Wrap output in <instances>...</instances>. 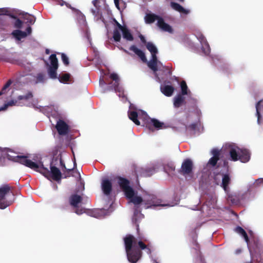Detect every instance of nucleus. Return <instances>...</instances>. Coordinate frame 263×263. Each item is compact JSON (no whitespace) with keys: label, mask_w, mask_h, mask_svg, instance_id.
I'll list each match as a JSON object with an SVG mask.
<instances>
[{"label":"nucleus","mask_w":263,"mask_h":263,"mask_svg":"<svg viewBox=\"0 0 263 263\" xmlns=\"http://www.w3.org/2000/svg\"><path fill=\"white\" fill-rule=\"evenodd\" d=\"M118 183L123 191L126 197L129 199V202L133 203L135 206H137L142 202H144L145 209L153 208L156 206H173V204L162 203V201L158 199L156 196L147 194L143 195V197L139 195L129 185L128 180L122 178H118Z\"/></svg>","instance_id":"1"},{"label":"nucleus","mask_w":263,"mask_h":263,"mask_svg":"<svg viewBox=\"0 0 263 263\" xmlns=\"http://www.w3.org/2000/svg\"><path fill=\"white\" fill-rule=\"evenodd\" d=\"M9 159L40 172L49 180L52 179L59 181L61 179L62 174L61 171L58 168L52 166L51 163L50 164V170L49 171L47 167L44 166L43 162L40 161L33 162L24 156H9Z\"/></svg>","instance_id":"2"},{"label":"nucleus","mask_w":263,"mask_h":263,"mask_svg":"<svg viewBox=\"0 0 263 263\" xmlns=\"http://www.w3.org/2000/svg\"><path fill=\"white\" fill-rule=\"evenodd\" d=\"M214 181L216 184L221 187L226 194L227 199L233 204H237L243 201L250 199L251 194L249 191L240 192L238 195L231 192L230 185L231 182V177L229 174L222 173L217 174L214 177Z\"/></svg>","instance_id":"3"},{"label":"nucleus","mask_w":263,"mask_h":263,"mask_svg":"<svg viewBox=\"0 0 263 263\" xmlns=\"http://www.w3.org/2000/svg\"><path fill=\"white\" fill-rule=\"evenodd\" d=\"M127 258L129 262L136 263L141 257V252L139 250H145L146 253L150 254L151 249L142 241L137 240L132 235H127L124 238Z\"/></svg>","instance_id":"4"},{"label":"nucleus","mask_w":263,"mask_h":263,"mask_svg":"<svg viewBox=\"0 0 263 263\" xmlns=\"http://www.w3.org/2000/svg\"><path fill=\"white\" fill-rule=\"evenodd\" d=\"M223 148L229 153V159L231 161L239 160L242 163H247L250 160V151L246 148H240L235 143H226L223 145Z\"/></svg>","instance_id":"5"},{"label":"nucleus","mask_w":263,"mask_h":263,"mask_svg":"<svg viewBox=\"0 0 263 263\" xmlns=\"http://www.w3.org/2000/svg\"><path fill=\"white\" fill-rule=\"evenodd\" d=\"M146 48L151 52L152 58L151 60L147 62V65L149 68H151L155 73L157 80L159 82H161V80L157 76L156 71L158 70V67H161L162 66V64L157 60L156 56L158 53V49L156 46L152 42H147L146 44Z\"/></svg>","instance_id":"6"},{"label":"nucleus","mask_w":263,"mask_h":263,"mask_svg":"<svg viewBox=\"0 0 263 263\" xmlns=\"http://www.w3.org/2000/svg\"><path fill=\"white\" fill-rule=\"evenodd\" d=\"M144 19L145 23L147 24H151L157 21V25L162 31L169 33L173 32L172 27L166 23L161 17L153 13L146 14Z\"/></svg>","instance_id":"7"},{"label":"nucleus","mask_w":263,"mask_h":263,"mask_svg":"<svg viewBox=\"0 0 263 263\" xmlns=\"http://www.w3.org/2000/svg\"><path fill=\"white\" fill-rule=\"evenodd\" d=\"M14 200V195L9 186L5 185L0 188V209H5L12 204Z\"/></svg>","instance_id":"8"},{"label":"nucleus","mask_w":263,"mask_h":263,"mask_svg":"<svg viewBox=\"0 0 263 263\" xmlns=\"http://www.w3.org/2000/svg\"><path fill=\"white\" fill-rule=\"evenodd\" d=\"M129 118L136 125H140V120L143 121L148 118L147 113L141 109H138L133 104H130L128 112Z\"/></svg>","instance_id":"9"},{"label":"nucleus","mask_w":263,"mask_h":263,"mask_svg":"<svg viewBox=\"0 0 263 263\" xmlns=\"http://www.w3.org/2000/svg\"><path fill=\"white\" fill-rule=\"evenodd\" d=\"M110 78L113 80V82L109 84L108 89L109 90H115L116 92H119L118 96L120 98H122L123 101L127 100L124 95L123 89L122 86H120V79L117 74L112 73L110 74Z\"/></svg>","instance_id":"10"},{"label":"nucleus","mask_w":263,"mask_h":263,"mask_svg":"<svg viewBox=\"0 0 263 263\" xmlns=\"http://www.w3.org/2000/svg\"><path fill=\"white\" fill-rule=\"evenodd\" d=\"M211 154L212 157L209 159L206 166L203 169V173L208 175L211 173V171L214 169L219 159L220 151L217 148H214L211 150Z\"/></svg>","instance_id":"11"},{"label":"nucleus","mask_w":263,"mask_h":263,"mask_svg":"<svg viewBox=\"0 0 263 263\" xmlns=\"http://www.w3.org/2000/svg\"><path fill=\"white\" fill-rule=\"evenodd\" d=\"M217 198L216 195H212L208 197L206 199L205 204L202 207V211L205 213L207 215L212 214V209H215L217 208Z\"/></svg>","instance_id":"12"},{"label":"nucleus","mask_w":263,"mask_h":263,"mask_svg":"<svg viewBox=\"0 0 263 263\" xmlns=\"http://www.w3.org/2000/svg\"><path fill=\"white\" fill-rule=\"evenodd\" d=\"M69 203L70 205L76 208L75 212L78 215H81L85 212L84 208H79V204L82 203V197L77 194L72 195L69 198Z\"/></svg>","instance_id":"13"},{"label":"nucleus","mask_w":263,"mask_h":263,"mask_svg":"<svg viewBox=\"0 0 263 263\" xmlns=\"http://www.w3.org/2000/svg\"><path fill=\"white\" fill-rule=\"evenodd\" d=\"M50 65L48 69V73L50 78H57V70L58 68V61L55 54H52L49 57Z\"/></svg>","instance_id":"14"},{"label":"nucleus","mask_w":263,"mask_h":263,"mask_svg":"<svg viewBox=\"0 0 263 263\" xmlns=\"http://www.w3.org/2000/svg\"><path fill=\"white\" fill-rule=\"evenodd\" d=\"M194 35L200 43L203 53L205 55H208L210 52V48L204 36L199 31H196Z\"/></svg>","instance_id":"15"},{"label":"nucleus","mask_w":263,"mask_h":263,"mask_svg":"<svg viewBox=\"0 0 263 263\" xmlns=\"http://www.w3.org/2000/svg\"><path fill=\"white\" fill-rule=\"evenodd\" d=\"M183 124L186 132L190 134H196L199 132V126L200 125L199 121L192 123L190 122V121L188 120L187 121H184Z\"/></svg>","instance_id":"16"},{"label":"nucleus","mask_w":263,"mask_h":263,"mask_svg":"<svg viewBox=\"0 0 263 263\" xmlns=\"http://www.w3.org/2000/svg\"><path fill=\"white\" fill-rule=\"evenodd\" d=\"M193 166V162L191 159H186L184 160L181 165V173L184 176L190 174L192 171Z\"/></svg>","instance_id":"17"},{"label":"nucleus","mask_w":263,"mask_h":263,"mask_svg":"<svg viewBox=\"0 0 263 263\" xmlns=\"http://www.w3.org/2000/svg\"><path fill=\"white\" fill-rule=\"evenodd\" d=\"M32 29L30 26H28L26 29V32L22 31L20 30H15L12 32V35L18 42L22 39L25 38L27 35L31 34Z\"/></svg>","instance_id":"18"},{"label":"nucleus","mask_w":263,"mask_h":263,"mask_svg":"<svg viewBox=\"0 0 263 263\" xmlns=\"http://www.w3.org/2000/svg\"><path fill=\"white\" fill-rule=\"evenodd\" d=\"M101 189L104 195L108 196L112 191V183L107 178H103L101 181Z\"/></svg>","instance_id":"19"},{"label":"nucleus","mask_w":263,"mask_h":263,"mask_svg":"<svg viewBox=\"0 0 263 263\" xmlns=\"http://www.w3.org/2000/svg\"><path fill=\"white\" fill-rule=\"evenodd\" d=\"M56 128L60 135H65L68 133V126L67 124L62 120L57 122Z\"/></svg>","instance_id":"20"},{"label":"nucleus","mask_w":263,"mask_h":263,"mask_svg":"<svg viewBox=\"0 0 263 263\" xmlns=\"http://www.w3.org/2000/svg\"><path fill=\"white\" fill-rule=\"evenodd\" d=\"M117 26L119 30L122 33L123 37L128 41H132L134 39L133 36L129 30L125 26H122L119 23H117Z\"/></svg>","instance_id":"21"},{"label":"nucleus","mask_w":263,"mask_h":263,"mask_svg":"<svg viewBox=\"0 0 263 263\" xmlns=\"http://www.w3.org/2000/svg\"><path fill=\"white\" fill-rule=\"evenodd\" d=\"M160 90L162 93L167 97L171 96L174 91V88L170 85H161Z\"/></svg>","instance_id":"22"},{"label":"nucleus","mask_w":263,"mask_h":263,"mask_svg":"<svg viewBox=\"0 0 263 263\" xmlns=\"http://www.w3.org/2000/svg\"><path fill=\"white\" fill-rule=\"evenodd\" d=\"M256 116L257 117V123L258 124H261L262 122V117L260 114V111L263 110V100H261L258 102L256 104Z\"/></svg>","instance_id":"23"},{"label":"nucleus","mask_w":263,"mask_h":263,"mask_svg":"<svg viewBox=\"0 0 263 263\" xmlns=\"http://www.w3.org/2000/svg\"><path fill=\"white\" fill-rule=\"evenodd\" d=\"M171 6L173 9L181 13L187 15L190 13V10L189 9L184 8L182 6L178 3L171 2Z\"/></svg>","instance_id":"24"},{"label":"nucleus","mask_w":263,"mask_h":263,"mask_svg":"<svg viewBox=\"0 0 263 263\" xmlns=\"http://www.w3.org/2000/svg\"><path fill=\"white\" fill-rule=\"evenodd\" d=\"M129 49L137 55L143 62H147V59L145 53L141 50L138 48L135 45L131 46Z\"/></svg>","instance_id":"25"},{"label":"nucleus","mask_w":263,"mask_h":263,"mask_svg":"<svg viewBox=\"0 0 263 263\" xmlns=\"http://www.w3.org/2000/svg\"><path fill=\"white\" fill-rule=\"evenodd\" d=\"M144 218V215L141 213L137 209L134 211V215L132 218L133 222L135 223L137 227V229H139V222Z\"/></svg>","instance_id":"26"},{"label":"nucleus","mask_w":263,"mask_h":263,"mask_svg":"<svg viewBox=\"0 0 263 263\" xmlns=\"http://www.w3.org/2000/svg\"><path fill=\"white\" fill-rule=\"evenodd\" d=\"M151 121L154 127L157 129H165L168 127L166 124L160 122L156 119H151Z\"/></svg>","instance_id":"27"},{"label":"nucleus","mask_w":263,"mask_h":263,"mask_svg":"<svg viewBox=\"0 0 263 263\" xmlns=\"http://www.w3.org/2000/svg\"><path fill=\"white\" fill-rule=\"evenodd\" d=\"M185 101V97L181 95H178L174 98V106L176 108L181 106Z\"/></svg>","instance_id":"28"},{"label":"nucleus","mask_w":263,"mask_h":263,"mask_svg":"<svg viewBox=\"0 0 263 263\" xmlns=\"http://www.w3.org/2000/svg\"><path fill=\"white\" fill-rule=\"evenodd\" d=\"M234 231L236 233H238L242 237H243L245 240V241L248 245L249 238L248 235L245 232V231L240 227H237L235 229Z\"/></svg>","instance_id":"29"},{"label":"nucleus","mask_w":263,"mask_h":263,"mask_svg":"<svg viewBox=\"0 0 263 263\" xmlns=\"http://www.w3.org/2000/svg\"><path fill=\"white\" fill-rule=\"evenodd\" d=\"M77 19L79 24L82 27H86L87 23L86 22L85 17L81 12L78 11L77 13Z\"/></svg>","instance_id":"30"},{"label":"nucleus","mask_w":263,"mask_h":263,"mask_svg":"<svg viewBox=\"0 0 263 263\" xmlns=\"http://www.w3.org/2000/svg\"><path fill=\"white\" fill-rule=\"evenodd\" d=\"M110 212H109L108 211L107 212V211H106V210H105L103 209L97 210L94 212L93 216L98 218H100L102 216H104V215L109 214Z\"/></svg>","instance_id":"31"},{"label":"nucleus","mask_w":263,"mask_h":263,"mask_svg":"<svg viewBox=\"0 0 263 263\" xmlns=\"http://www.w3.org/2000/svg\"><path fill=\"white\" fill-rule=\"evenodd\" d=\"M180 87L181 89V95H188L190 91L188 90L187 86L186 85V83L184 81H182L180 83Z\"/></svg>","instance_id":"32"},{"label":"nucleus","mask_w":263,"mask_h":263,"mask_svg":"<svg viewBox=\"0 0 263 263\" xmlns=\"http://www.w3.org/2000/svg\"><path fill=\"white\" fill-rule=\"evenodd\" d=\"M121 30H119V29H116L114 31V34H113V38L114 40L116 42H119L121 39V33H120Z\"/></svg>","instance_id":"33"},{"label":"nucleus","mask_w":263,"mask_h":263,"mask_svg":"<svg viewBox=\"0 0 263 263\" xmlns=\"http://www.w3.org/2000/svg\"><path fill=\"white\" fill-rule=\"evenodd\" d=\"M70 78V74L68 73H65L62 75L61 77L59 78V81L61 83H66L69 81Z\"/></svg>","instance_id":"34"},{"label":"nucleus","mask_w":263,"mask_h":263,"mask_svg":"<svg viewBox=\"0 0 263 263\" xmlns=\"http://www.w3.org/2000/svg\"><path fill=\"white\" fill-rule=\"evenodd\" d=\"M157 168L155 166L153 165L150 167L147 168L146 169V175L148 176H151L153 175L154 173L156 172L157 171L156 170Z\"/></svg>","instance_id":"35"},{"label":"nucleus","mask_w":263,"mask_h":263,"mask_svg":"<svg viewBox=\"0 0 263 263\" xmlns=\"http://www.w3.org/2000/svg\"><path fill=\"white\" fill-rule=\"evenodd\" d=\"M24 18L27 21V23L31 24H34L35 21V18L33 16L30 15H26L24 17Z\"/></svg>","instance_id":"36"},{"label":"nucleus","mask_w":263,"mask_h":263,"mask_svg":"<svg viewBox=\"0 0 263 263\" xmlns=\"http://www.w3.org/2000/svg\"><path fill=\"white\" fill-rule=\"evenodd\" d=\"M32 97V95L31 92H28L25 95L19 96L18 97V99L19 100H27L31 99Z\"/></svg>","instance_id":"37"},{"label":"nucleus","mask_w":263,"mask_h":263,"mask_svg":"<svg viewBox=\"0 0 263 263\" xmlns=\"http://www.w3.org/2000/svg\"><path fill=\"white\" fill-rule=\"evenodd\" d=\"M91 12L92 15L97 18H99L100 17V12L99 9L98 7H95L94 8H92L91 9Z\"/></svg>","instance_id":"38"},{"label":"nucleus","mask_w":263,"mask_h":263,"mask_svg":"<svg viewBox=\"0 0 263 263\" xmlns=\"http://www.w3.org/2000/svg\"><path fill=\"white\" fill-rule=\"evenodd\" d=\"M45 80V76L42 73H39L36 76V83L44 82Z\"/></svg>","instance_id":"39"},{"label":"nucleus","mask_w":263,"mask_h":263,"mask_svg":"<svg viewBox=\"0 0 263 263\" xmlns=\"http://www.w3.org/2000/svg\"><path fill=\"white\" fill-rule=\"evenodd\" d=\"M11 84V81L10 80L8 81L7 83L3 87L2 91H0V95L3 93H5L6 92V89H8Z\"/></svg>","instance_id":"40"},{"label":"nucleus","mask_w":263,"mask_h":263,"mask_svg":"<svg viewBox=\"0 0 263 263\" xmlns=\"http://www.w3.org/2000/svg\"><path fill=\"white\" fill-rule=\"evenodd\" d=\"M61 58H62V60L63 62V63L66 65H67L69 64V59H68V58L67 57V55L64 54V53H62L61 54Z\"/></svg>","instance_id":"41"},{"label":"nucleus","mask_w":263,"mask_h":263,"mask_svg":"<svg viewBox=\"0 0 263 263\" xmlns=\"http://www.w3.org/2000/svg\"><path fill=\"white\" fill-rule=\"evenodd\" d=\"M254 184L256 186L263 185V178H259L258 179H256L255 181Z\"/></svg>","instance_id":"42"},{"label":"nucleus","mask_w":263,"mask_h":263,"mask_svg":"<svg viewBox=\"0 0 263 263\" xmlns=\"http://www.w3.org/2000/svg\"><path fill=\"white\" fill-rule=\"evenodd\" d=\"M23 22L19 19H17L14 23V26L17 28H21Z\"/></svg>","instance_id":"43"},{"label":"nucleus","mask_w":263,"mask_h":263,"mask_svg":"<svg viewBox=\"0 0 263 263\" xmlns=\"http://www.w3.org/2000/svg\"><path fill=\"white\" fill-rule=\"evenodd\" d=\"M9 12L8 9L7 8H0V15H6Z\"/></svg>","instance_id":"44"},{"label":"nucleus","mask_w":263,"mask_h":263,"mask_svg":"<svg viewBox=\"0 0 263 263\" xmlns=\"http://www.w3.org/2000/svg\"><path fill=\"white\" fill-rule=\"evenodd\" d=\"M6 103L8 107L12 106H14V105H17V101H16V100H11V101L7 102Z\"/></svg>","instance_id":"45"},{"label":"nucleus","mask_w":263,"mask_h":263,"mask_svg":"<svg viewBox=\"0 0 263 263\" xmlns=\"http://www.w3.org/2000/svg\"><path fill=\"white\" fill-rule=\"evenodd\" d=\"M139 38L140 39V40L143 43V44H145V45H146V43L147 42H146V40L144 37V36L143 35H142V34H140L139 35Z\"/></svg>","instance_id":"46"},{"label":"nucleus","mask_w":263,"mask_h":263,"mask_svg":"<svg viewBox=\"0 0 263 263\" xmlns=\"http://www.w3.org/2000/svg\"><path fill=\"white\" fill-rule=\"evenodd\" d=\"M79 175V181L81 184V190H83L84 189V183L83 181L82 180L80 174Z\"/></svg>","instance_id":"47"},{"label":"nucleus","mask_w":263,"mask_h":263,"mask_svg":"<svg viewBox=\"0 0 263 263\" xmlns=\"http://www.w3.org/2000/svg\"><path fill=\"white\" fill-rule=\"evenodd\" d=\"M8 107L7 103H5L4 105L1 107H0V111H4V110H5L7 109V108Z\"/></svg>","instance_id":"48"},{"label":"nucleus","mask_w":263,"mask_h":263,"mask_svg":"<svg viewBox=\"0 0 263 263\" xmlns=\"http://www.w3.org/2000/svg\"><path fill=\"white\" fill-rule=\"evenodd\" d=\"M114 3L116 7L118 8V9L120 10L119 8V0H114Z\"/></svg>","instance_id":"49"},{"label":"nucleus","mask_w":263,"mask_h":263,"mask_svg":"<svg viewBox=\"0 0 263 263\" xmlns=\"http://www.w3.org/2000/svg\"><path fill=\"white\" fill-rule=\"evenodd\" d=\"M100 85L103 86L105 84V83L103 78H100L99 81Z\"/></svg>","instance_id":"50"},{"label":"nucleus","mask_w":263,"mask_h":263,"mask_svg":"<svg viewBox=\"0 0 263 263\" xmlns=\"http://www.w3.org/2000/svg\"><path fill=\"white\" fill-rule=\"evenodd\" d=\"M92 3L95 7H98V0H93L92 2Z\"/></svg>","instance_id":"51"},{"label":"nucleus","mask_w":263,"mask_h":263,"mask_svg":"<svg viewBox=\"0 0 263 263\" xmlns=\"http://www.w3.org/2000/svg\"><path fill=\"white\" fill-rule=\"evenodd\" d=\"M3 157V152L2 151V150L0 149V160L1 159V158Z\"/></svg>","instance_id":"52"},{"label":"nucleus","mask_w":263,"mask_h":263,"mask_svg":"<svg viewBox=\"0 0 263 263\" xmlns=\"http://www.w3.org/2000/svg\"><path fill=\"white\" fill-rule=\"evenodd\" d=\"M46 109H47V110H51V107H47L46 108Z\"/></svg>","instance_id":"53"},{"label":"nucleus","mask_w":263,"mask_h":263,"mask_svg":"<svg viewBox=\"0 0 263 263\" xmlns=\"http://www.w3.org/2000/svg\"><path fill=\"white\" fill-rule=\"evenodd\" d=\"M124 51L127 53H129V52H128V51H127L125 49H124Z\"/></svg>","instance_id":"54"},{"label":"nucleus","mask_w":263,"mask_h":263,"mask_svg":"<svg viewBox=\"0 0 263 263\" xmlns=\"http://www.w3.org/2000/svg\"><path fill=\"white\" fill-rule=\"evenodd\" d=\"M153 263H158L156 261L154 260Z\"/></svg>","instance_id":"55"},{"label":"nucleus","mask_w":263,"mask_h":263,"mask_svg":"<svg viewBox=\"0 0 263 263\" xmlns=\"http://www.w3.org/2000/svg\"><path fill=\"white\" fill-rule=\"evenodd\" d=\"M76 165V162H74V166H75Z\"/></svg>","instance_id":"56"}]
</instances>
